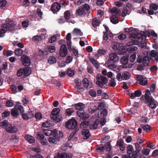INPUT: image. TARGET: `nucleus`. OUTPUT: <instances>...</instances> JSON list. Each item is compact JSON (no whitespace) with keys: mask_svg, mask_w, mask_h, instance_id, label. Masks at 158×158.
Segmentation results:
<instances>
[{"mask_svg":"<svg viewBox=\"0 0 158 158\" xmlns=\"http://www.w3.org/2000/svg\"><path fill=\"white\" fill-rule=\"evenodd\" d=\"M19 29L20 28L19 26H16L13 21H10L6 24H2V29H0V37H2L4 36L5 33L8 31L13 33L15 30Z\"/></svg>","mask_w":158,"mask_h":158,"instance_id":"nucleus-1","label":"nucleus"},{"mask_svg":"<svg viewBox=\"0 0 158 158\" xmlns=\"http://www.w3.org/2000/svg\"><path fill=\"white\" fill-rule=\"evenodd\" d=\"M72 106H74L76 109L79 110L77 112V114L80 118L85 120L89 118V115L88 114H85V112L84 110L85 108L84 104L81 102H79L73 105Z\"/></svg>","mask_w":158,"mask_h":158,"instance_id":"nucleus-2","label":"nucleus"},{"mask_svg":"<svg viewBox=\"0 0 158 158\" xmlns=\"http://www.w3.org/2000/svg\"><path fill=\"white\" fill-rule=\"evenodd\" d=\"M151 94L149 89L146 90L144 96L145 104H148L150 107L152 109H155L156 107V101L151 96Z\"/></svg>","mask_w":158,"mask_h":158,"instance_id":"nucleus-3","label":"nucleus"},{"mask_svg":"<svg viewBox=\"0 0 158 158\" xmlns=\"http://www.w3.org/2000/svg\"><path fill=\"white\" fill-rule=\"evenodd\" d=\"M151 94L149 89L146 90L144 96L145 104H148L150 107L152 109H155L156 107V101L151 96Z\"/></svg>","mask_w":158,"mask_h":158,"instance_id":"nucleus-4","label":"nucleus"},{"mask_svg":"<svg viewBox=\"0 0 158 158\" xmlns=\"http://www.w3.org/2000/svg\"><path fill=\"white\" fill-rule=\"evenodd\" d=\"M151 94L149 89L146 90L144 96L145 104H148L150 107L152 109H155L156 107V101L151 96Z\"/></svg>","mask_w":158,"mask_h":158,"instance_id":"nucleus-5","label":"nucleus"},{"mask_svg":"<svg viewBox=\"0 0 158 158\" xmlns=\"http://www.w3.org/2000/svg\"><path fill=\"white\" fill-rule=\"evenodd\" d=\"M147 37L146 34L143 31H141L140 32L138 31H135L134 33H132L130 35L129 38H133L137 40H139L140 39L143 40L144 37L145 39Z\"/></svg>","mask_w":158,"mask_h":158,"instance_id":"nucleus-6","label":"nucleus"},{"mask_svg":"<svg viewBox=\"0 0 158 158\" xmlns=\"http://www.w3.org/2000/svg\"><path fill=\"white\" fill-rule=\"evenodd\" d=\"M96 84L101 88H102L103 85L106 84L108 82L107 78L102 75H97L96 76Z\"/></svg>","mask_w":158,"mask_h":158,"instance_id":"nucleus-7","label":"nucleus"},{"mask_svg":"<svg viewBox=\"0 0 158 158\" xmlns=\"http://www.w3.org/2000/svg\"><path fill=\"white\" fill-rule=\"evenodd\" d=\"M65 126L68 129L73 130L74 128L78 127L77 123L74 118H72L66 123Z\"/></svg>","mask_w":158,"mask_h":158,"instance_id":"nucleus-8","label":"nucleus"},{"mask_svg":"<svg viewBox=\"0 0 158 158\" xmlns=\"http://www.w3.org/2000/svg\"><path fill=\"white\" fill-rule=\"evenodd\" d=\"M60 112V109L59 108H55L51 112L50 117L51 119L56 121H60L59 119L58 114Z\"/></svg>","mask_w":158,"mask_h":158,"instance_id":"nucleus-9","label":"nucleus"},{"mask_svg":"<svg viewBox=\"0 0 158 158\" xmlns=\"http://www.w3.org/2000/svg\"><path fill=\"white\" fill-rule=\"evenodd\" d=\"M23 65L25 66H29L31 64V60L29 57L25 55H23L21 57Z\"/></svg>","mask_w":158,"mask_h":158,"instance_id":"nucleus-10","label":"nucleus"},{"mask_svg":"<svg viewBox=\"0 0 158 158\" xmlns=\"http://www.w3.org/2000/svg\"><path fill=\"white\" fill-rule=\"evenodd\" d=\"M110 58L107 61H110L111 62L115 63L117 62L119 59L118 56L116 53H111L109 54Z\"/></svg>","mask_w":158,"mask_h":158,"instance_id":"nucleus-11","label":"nucleus"},{"mask_svg":"<svg viewBox=\"0 0 158 158\" xmlns=\"http://www.w3.org/2000/svg\"><path fill=\"white\" fill-rule=\"evenodd\" d=\"M68 50L65 44H62L60 48L59 53L60 56L62 57L65 56L67 54Z\"/></svg>","mask_w":158,"mask_h":158,"instance_id":"nucleus-12","label":"nucleus"},{"mask_svg":"<svg viewBox=\"0 0 158 158\" xmlns=\"http://www.w3.org/2000/svg\"><path fill=\"white\" fill-rule=\"evenodd\" d=\"M138 83L142 85H145L147 84L148 80L147 78L143 77L141 75H139L137 77Z\"/></svg>","mask_w":158,"mask_h":158,"instance_id":"nucleus-13","label":"nucleus"},{"mask_svg":"<svg viewBox=\"0 0 158 158\" xmlns=\"http://www.w3.org/2000/svg\"><path fill=\"white\" fill-rule=\"evenodd\" d=\"M142 94V92L139 89H137L134 91V92H130L129 95L131 99H134L136 97H139Z\"/></svg>","mask_w":158,"mask_h":158,"instance_id":"nucleus-14","label":"nucleus"},{"mask_svg":"<svg viewBox=\"0 0 158 158\" xmlns=\"http://www.w3.org/2000/svg\"><path fill=\"white\" fill-rule=\"evenodd\" d=\"M60 8V5L57 2L53 3L51 6V10L53 13H56Z\"/></svg>","mask_w":158,"mask_h":158,"instance_id":"nucleus-15","label":"nucleus"},{"mask_svg":"<svg viewBox=\"0 0 158 158\" xmlns=\"http://www.w3.org/2000/svg\"><path fill=\"white\" fill-rule=\"evenodd\" d=\"M10 113L11 115L14 118H17L19 116V112L17 109L16 104H15L14 107L11 109Z\"/></svg>","mask_w":158,"mask_h":158,"instance_id":"nucleus-16","label":"nucleus"},{"mask_svg":"<svg viewBox=\"0 0 158 158\" xmlns=\"http://www.w3.org/2000/svg\"><path fill=\"white\" fill-rule=\"evenodd\" d=\"M82 134L84 135L83 138L85 139H88L90 135V133L89 130L86 129L82 130Z\"/></svg>","mask_w":158,"mask_h":158,"instance_id":"nucleus-17","label":"nucleus"},{"mask_svg":"<svg viewBox=\"0 0 158 158\" xmlns=\"http://www.w3.org/2000/svg\"><path fill=\"white\" fill-rule=\"evenodd\" d=\"M99 123V120L96 119L93 123L89 126V128L91 130H95L97 128Z\"/></svg>","mask_w":158,"mask_h":158,"instance_id":"nucleus-18","label":"nucleus"},{"mask_svg":"<svg viewBox=\"0 0 158 158\" xmlns=\"http://www.w3.org/2000/svg\"><path fill=\"white\" fill-rule=\"evenodd\" d=\"M131 6V4H129L127 5L125 7H124L123 8L122 13V16L125 17L127 14L129 15L130 13V10H127V8H128L129 7Z\"/></svg>","mask_w":158,"mask_h":158,"instance_id":"nucleus-19","label":"nucleus"},{"mask_svg":"<svg viewBox=\"0 0 158 158\" xmlns=\"http://www.w3.org/2000/svg\"><path fill=\"white\" fill-rule=\"evenodd\" d=\"M6 131L10 133H15L17 131L16 127L11 125L8 126L6 128Z\"/></svg>","mask_w":158,"mask_h":158,"instance_id":"nucleus-20","label":"nucleus"},{"mask_svg":"<svg viewBox=\"0 0 158 158\" xmlns=\"http://www.w3.org/2000/svg\"><path fill=\"white\" fill-rule=\"evenodd\" d=\"M84 9L81 7L79 8L76 10V15L77 16H81L83 15H85L86 14V12L83 10Z\"/></svg>","mask_w":158,"mask_h":158,"instance_id":"nucleus-21","label":"nucleus"},{"mask_svg":"<svg viewBox=\"0 0 158 158\" xmlns=\"http://www.w3.org/2000/svg\"><path fill=\"white\" fill-rule=\"evenodd\" d=\"M110 12L112 14H115L114 15H117V16L120 15L121 10L116 7H114L111 10Z\"/></svg>","mask_w":158,"mask_h":158,"instance_id":"nucleus-22","label":"nucleus"},{"mask_svg":"<svg viewBox=\"0 0 158 158\" xmlns=\"http://www.w3.org/2000/svg\"><path fill=\"white\" fill-rule=\"evenodd\" d=\"M114 64V63L111 62L110 61H107V67L108 68L111 69L112 70L116 71V68Z\"/></svg>","mask_w":158,"mask_h":158,"instance_id":"nucleus-23","label":"nucleus"},{"mask_svg":"<svg viewBox=\"0 0 158 158\" xmlns=\"http://www.w3.org/2000/svg\"><path fill=\"white\" fill-rule=\"evenodd\" d=\"M23 70H24V76L25 77L29 75L31 72V69L30 67H27L23 69Z\"/></svg>","mask_w":158,"mask_h":158,"instance_id":"nucleus-24","label":"nucleus"},{"mask_svg":"<svg viewBox=\"0 0 158 158\" xmlns=\"http://www.w3.org/2000/svg\"><path fill=\"white\" fill-rule=\"evenodd\" d=\"M48 141L51 143L53 144H56L57 143V141H59L60 140V138L59 137H57L56 138H51V137H48Z\"/></svg>","mask_w":158,"mask_h":158,"instance_id":"nucleus-25","label":"nucleus"},{"mask_svg":"<svg viewBox=\"0 0 158 158\" xmlns=\"http://www.w3.org/2000/svg\"><path fill=\"white\" fill-rule=\"evenodd\" d=\"M117 15H112L110 18V21L111 22L114 24H116L119 22L118 19H116L118 18Z\"/></svg>","mask_w":158,"mask_h":158,"instance_id":"nucleus-26","label":"nucleus"},{"mask_svg":"<svg viewBox=\"0 0 158 158\" xmlns=\"http://www.w3.org/2000/svg\"><path fill=\"white\" fill-rule=\"evenodd\" d=\"M151 56L154 57L156 61H158V52H156L155 50H152L151 52Z\"/></svg>","mask_w":158,"mask_h":158,"instance_id":"nucleus-27","label":"nucleus"},{"mask_svg":"<svg viewBox=\"0 0 158 158\" xmlns=\"http://www.w3.org/2000/svg\"><path fill=\"white\" fill-rule=\"evenodd\" d=\"M131 76L130 74L127 72L125 71L122 73V79L123 80L128 79Z\"/></svg>","mask_w":158,"mask_h":158,"instance_id":"nucleus-28","label":"nucleus"},{"mask_svg":"<svg viewBox=\"0 0 158 158\" xmlns=\"http://www.w3.org/2000/svg\"><path fill=\"white\" fill-rule=\"evenodd\" d=\"M129 60L128 56H123L120 60V62L124 65L127 64Z\"/></svg>","mask_w":158,"mask_h":158,"instance_id":"nucleus-29","label":"nucleus"},{"mask_svg":"<svg viewBox=\"0 0 158 158\" xmlns=\"http://www.w3.org/2000/svg\"><path fill=\"white\" fill-rule=\"evenodd\" d=\"M48 52L45 50L43 51L39 49L38 52V55L39 56H42L43 57H44L45 56L48 55Z\"/></svg>","mask_w":158,"mask_h":158,"instance_id":"nucleus-30","label":"nucleus"},{"mask_svg":"<svg viewBox=\"0 0 158 158\" xmlns=\"http://www.w3.org/2000/svg\"><path fill=\"white\" fill-rule=\"evenodd\" d=\"M64 17L65 21L68 22V20L70 18V13L69 11H66L64 13Z\"/></svg>","mask_w":158,"mask_h":158,"instance_id":"nucleus-31","label":"nucleus"},{"mask_svg":"<svg viewBox=\"0 0 158 158\" xmlns=\"http://www.w3.org/2000/svg\"><path fill=\"white\" fill-rule=\"evenodd\" d=\"M149 63V57L148 56H145L143 59V64L147 66Z\"/></svg>","mask_w":158,"mask_h":158,"instance_id":"nucleus-32","label":"nucleus"},{"mask_svg":"<svg viewBox=\"0 0 158 158\" xmlns=\"http://www.w3.org/2000/svg\"><path fill=\"white\" fill-rule=\"evenodd\" d=\"M130 39L131 40V41L127 43V46H131L134 45L135 44L137 43L136 41H138L137 40L133 38H131V39L130 38Z\"/></svg>","mask_w":158,"mask_h":158,"instance_id":"nucleus-33","label":"nucleus"},{"mask_svg":"<svg viewBox=\"0 0 158 158\" xmlns=\"http://www.w3.org/2000/svg\"><path fill=\"white\" fill-rule=\"evenodd\" d=\"M104 146V149H105V151L109 152L111 150L112 146L109 142H108L106 143Z\"/></svg>","mask_w":158,"mask_h":158,"instance_id":"nucleus-34","label":"nucleus"},{"mask_svg":"<svg viewBox=\"0 0 158 158\" xmlns=\"http://www.w3.org/2000/svg\"><path fill=\"white\" fill-rule=\"evenodd\" d=\"M42 131L43 133L45 135L48 136L52 135V133H53V131L48 129H43Z\"/></svg>","mask_w":158,"mask_h":158,"instance_id":"nucleus-35","label":"nucleus"},{"mask_svg":"<svg viewBox=\"0 0 158 158\" xmlns=\"http://www.w3.org/2000/svg\"><path fill=\"white\" fill-rule=\"evenodd\" d=\"M73 33L76 35H83V33L81 32L80 29L77 28H75L74 29Z\"/></svg>","mask_w":158,"mask_h":158,"instance_id":"nucleus-36","label":"nucleus"},{"mask_svg":"<svg viewBox=\"0 0 158 158\" xmlns=\"http://www.w3.org/2000/svg\"><path fill=\"white\" fill-rule=\"evenodd\" d=\"M83 122L81 123L80 125V127L81 128H84L87 127L89 125V122L88 121H85L83 120Z\"/></svg>","mask_w":158,"mask_h":158,"instance_id":"nucleus-37","label":"nucleus"},{"mask_svg":"<svg viewBox=\"0 0 158 158\" xmlns=\"http://www.w3.org/2000/svg\"><path fill=\"white\" fill-rule=\"evenodd\" d=\"M149 9L154 10H156L158 9V5L156 4L152 3L150 5Z\"/></svg>","mask_w":158,"mask_h":158,"instance_id":"nucleus-38","label":"nucleus"},{"mask_svg":"<svg viewBox=\"0 0 158 158\" xmlns=\"http://www.w3.org/2000/svg\"><path fill=\"white\" fill-rule=\"evenodd\" d=\"M141 127L143 129L144 131L146 132L150 131L152 129L151 127L148 124L145 125H142L141 126Z\"/></svg>","mask_w":158,"mask_h":158,"instance_id":"nucleus-39","label":"nucleus"},{"mask_svg":"<svg viewBox=\"0 0 158 158\" xmlns=\"http://www.w3.org/2000/svg\"><path fill=\"white\" fill-rule=\"evenodd\" d=\"M14 52L17 56H20L22 54L23 51L20 48H17L15 50Z\"/></svg>","mask_w":158,"mask_h":158,"instance_id":"nucleus-40","label":"nucleus"},{"mask_svg":"<svg viewBox=\"0 0 158 158\" xmlns=\"http://www.w3.org/2000/svg\"><path fill=\"white\" fill-rule=\"evenodd\" d=\"M74 112L73 109L72 108L67 109L65 111V114L69 116H71Z\"/></svg>","mask_w":158,"mask_h":158,"instance_id":"nucleus-41","label":"nucleus"},{"mask_svg":"<svg viewBox=\"0 0 158 158\" xmlns=\"http://www.w3.org/2000/svg\"><path fill=\"white\" fill-rule=\"evenodd\" d=\"M83 86L85 88H87L89 85L88 80L86 78H84L83 81Z\"/></svg>","mask_w":158,"mask_h":158,"instance_id":"nucleus-42","label":"nucleus"},{"mask_svg":"<svg viewBox=\"0 0 158 158\" xmlns=\"http://www.w3.org/2000/svg\"><path fill=\"white\" fill-rule=\"evenodd\" d=\"M66 152L60 153L58 152L55 158H66Z\"/></svg>","mask_w":158,"mask_h":158,"instance_id":"nucleus-43","label":"nucleus"},{"mask_svg":"<svg viewBox=\"0 0 158 158\" xmlns=\"http://www.w3.org/2000/svg\"><path fill=\"white\" fill-rule=\"evenodd\" d=\"M116 85V83L114 78H111L108 85L110 87H114Z\"/></svg>","mask_w":158,"mask_h":158,"instance_id":"nucleus-44","label":"nucleus"},{"mask_svg":"<svg viewBox=\"0 0 158 158\" xmlns=\"http://www.w3.org/2000/svg\"><path fill=\"white\" fill-rule=\"evenodd\" d=\"M13 52L10 50H3V54L6 56H10L12 55Z\"/></svg>","mask_w":158,"mask_h":158,"instance_id":"nucleus-45","label":"nucleus"},{"mask_svg":"<svg viewBox=\"0 0 158 158\" xmlns=\"http://www.w3.org/2000/svg\"><path fill=\"white\" fill-rule=\"evenodd\" d=\"M99 22L98 20L96 19V18H94L93 19L92 26L94 27H96L98 26L99 24Z\"/></svg>","mask_w":158,"mask_h":158,"instance_id":"nucleus-46","label":"nucleus"},{"mask_svg":"<svg viewBox=\"0 0 158 158\" xmlns=\"http://www.w3.org/2000/svg\"><path fill=\"white\" fill-rule=\"evenodd\" d=\"M127 153L128 154L130 155L132 153H134V150L133 146L131 145H129L127 147Z\"/></svg>","mask_w":158,"mask_h":158,"instance_id":"nucleus-47","label":"nucleus"},{"mask_svg":"<svg viewBox=\"0 0 158 158\" xmlns=\"http://www.w3.org/2000/svg\"><path fill=\"white\" fill-rule=\"evenodd\" d=\"M48 61L49 63L53 64L56 62V59L54 56H51L48 59Z\"/></svg>","mask_w":158,"mask_h":158,"instance_id":"nucleus-48","label":"nucleus"},{"mask_svg":"<svg viewBox=\"0 0 158 158\" xmlns=\"http://www.w3.org/2000/svg\"><path fill=\"white\" fill-rule=\"evenodd\" d=\"M108 113L107 110L104 108L101 112L100 115L102 117L106 116L108 115Z\"/></svg>","mask_w":158,"mask_h":158,"instance_id":"nucleus-49","label":"nucleus"},{"mask_svg":"<svg viewBox=\"0 0 158 158\" xmlns=\"http://www.w3.org/2000/svg\"><path fill=\"white\" fill-rule=\"evenodd\" d=\"M26 139L28 142L30 143H33L35 142L34 138L31 136L27 135L26 137Z\"/></svg>","mask_w":158,"mask_h":158,"instance_id":"nucleus-50","label":"nucleus"},{"mask_svg":"<svg viewBox=\"0 0 158 158\" xmlns=\"http://www.w3.org/2000/svg\"><path fill=\"white\" fill-rule=\"evenodd\" d=\"M81 7L84 9L83 10H85V12L86 11H88L90 9V7L89 5L87 4H85L81 6Z\"/></svg>","mask_w":158,"mask_h":158,"instance_id":"nucleus-51","label":"nucleus"},{"mask_svg":"<svg viewBox=\"0 0 158 158\" xmlns=\"http://www.w3.org/2000/svg\"><path fill=\"white\" fill-rule=\"evenodd\" d=\"M74 73L75 72L73 70H71L69 69H68L67 70V74L69 77H71L73 76Z\"/></svg>","mask_w":158,"mask_h":158,"instance_id":"nucleus-52","label":"nucleus"},{"mask_svg":"<svg viewBox=\"0 0 158 158\" xmlns=\"http://www.w3.org/2000/svg\"><path fill=\"white\" fill-rule=\"evenodd\" d=\"M97 150L100 151V152H103L105 151V149H104V146L102 145H98L97 146Z\"/></svg>","mask_w":158,"mask_h":158,"instance_id":"nucleus-53","label":"nucleus"},{"mask_svg":"<svg viewBox=\"0 0 158 158\" xmlns=\"http://www.w3.org/2000/svg\"><path fill=\"white\" fill-rule=\"evenodd\" d=\"M135 145L136 149L135 152H139L141 149V148L140 146V144L138 143V142H137L135 143Z\"/></svg>","mask_w":158,"mask_h":158,"instance_id":"nucleus-54","label":"nucleus"},{"mask_svg":"<svg viewBox=\"0 0 158 158\" xmlns=\"http://www.w3.org/2000/svg\"><path fill=\"white\" fill-rule=\"evenodd\" d=\"M146 66H147L144 65V64H140L137 66V69L139 71L143 70Z\"/></svg>","mask_w":158,"mask_h":158,"instance_id":"nucleus-55","label":"nucleus"},{"mask_svg":"<svg viewBox=\"0 0 158 158\" xmlns=\"http://www.w3.org/2000/svg\"><path fill=\"white\" fill-rule=\"evenodd\" d=\"M10 111H4L2 114V116L3 118H5L7 117L8 116L10 115Z\"/></svg>","mask_w":158,"mask_h":158,"instance_id":"nucleus-56","label":"nucleus"},{"mask_svg":"<svg viewBox=\"0 0 158 158\" xmlns=\"http://www.w3.org/2000/svg\"><path fill=\"white\" fill-rule=\"evenodd\" d=\"M6 106L8 107H12L14 106V103L12 100H9L6 102Z\"/></svg>","mask_w":158,"mask_h":158,"instance_id":"nucleus-57","label":"nucleus"},{"mask_svg":"<svg viewBox=\"0 0 158 158\" xmlns=\"http://www.w3.org/2000/svg\"><path fill=\"white\" fill-rule=\"evenodd\" d=\"M29 158H43V157L40 154L37 153L34 155L31 156Z\"/></svg>","mask_w":158,"mask_h":158,"instance_id":"nucleus-58","label":"nucleus"},{"mask_svg":"<svg viewBox=\"0 0 158 158\" xmlns=\"http://www.w3.org/2000/svg\"><path fill=\"white\" fill-rule=\"evenodd\" d=\"M106 123V119L105 118L102 117L99 121V123L101 126H103Z\"/></svg>","mask_w":158,"mask_h":158,"instance_id":"nucleus-59","label":"nucleus"},{"mask_svg":"<svg viewBox=\"0 0 158 158\" xmlns=\"http://www.w3.org/2000/svg\"><path fill=\"white\" fill-rule=\"evenodd\" d=\"M136 58V55L135 54H133L131 55L129 58L130 61L132 63H133L134 62Z\"/></svg>","mask_w":158,"mask_h":158,"instance_id":"nucleus-60","label":"nucleus"},{"mask_svg":"<svg viewBox=\"0 0 158 158\" xmlns=\"http://www.w3.org/2000/svg\"><path fill=\"white\" fill-rule=\"evenodd\" d=\"M51 125V123L49 121H47L45 122H43L42 124V126L45 127H49Z\"/></svg>","mask_w":158,"mask_h":158,"instance_id":"nucleus-61","label":"nucleus"},{"mask_svg":"<svg viewBox=\"0 0 158 158\" xmlns=\"http://www.w3.org/2000/svg\"><path fill=\"white\" fill-rule=\"evenodd\" d=\"M98 53L100 55H104L106 53V51L105 49H99L98 51Z\"/></svg>","mask_w":158,"mask_h":158,"instance_id":"nucleus-62","label":"nucleus"},{"mask_svg":"<svg viewBox=\"0 0 158 158\" xmlns=\"http://www.w3.org/2000/svg\"><path fill=\"white\" fill-rule=\"evenodd\" d=\"M35 117L37 119L40 120L42 117V115L40 113H36L35 114Z\"/></svg>","mask_w":158,"mask_h":158,"instance_id":"nucleus-63","label":"nucleus"},{"mask_svg":"<svg viewBox=\"0 0 158 158\" xmlns=\"http://www.w3.org/2000/svg\"><path fill=\"white\" fill-rule=\"evenodd\" d=\"M150 150L147 148H143L142 151V153L146 156L148 155L150 152Z\"/></svg>","mask_w":158,"mask_h":158,"instance_id":"nucleus-64","label":"nucleus"}]
</instances>
